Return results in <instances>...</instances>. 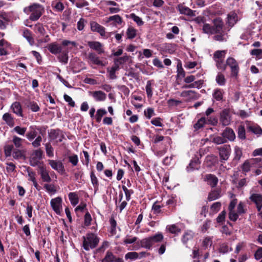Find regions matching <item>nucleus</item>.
<instances>
[{
  "label": "nucleus",
  "mask_w": 262,
  "mask_h": 262,
  "mask_svg": "<svg viewBox=\"0 0 262 262\" xmlns=\"http://www.w3.org/2000/svg\"><path fill=\"white\" fill-rule=\"evenodd\" d=\"M254 256L256 259L259 260L262 258V247H259L255 253Z\"/></svg>",
  "instance_id": "nucleus-64"
},
{
  "label": "nucleus",
  "mask_w": 262,
  "mask_h": 262,
  "mask_svg": "<svg viewBox=\"0 0 262 262\" xmlns=\"http://www.w3.org/2000/svg\"><path fill=\"white\" fill-rule=\"evenodd\" d=\"M229 218L231 221H236L238 217L239 214L236 212L235 209L229 210Z\"/></svg>",
  "instance_id": "nucleus-42"
},
{
  "label": "nucleus",
  "mask_w": 262,
  "mask_h": 262,
  "mask_svg": "<svg viewBox=\"0 0 262 262\" xmlns=\"http://www.w3.org/2000/svg\"><path fill=\"white\" fill-rule=\"evenodd\" d=\"M92 221V217L91 214L89 212H87L84 215V225L86 226L90 225Z\"/></svg>",
  "instance_id": "nucleus-61"
},
{
  "label": "nucleus",
  "mask_w": 262,
  "mask_h": 262,
  "mask_svg": "<svg viewBox=\"0 0 262 262\" xmlns=\"http://www.w3.org/2000/svg\"><path fill=\"white\" fill-rule=\"evenodd\" d=\"M42 8L38 4H33L28 7L25 8L24 11L25 13L31 12L30 16V19L31 20H37L41 15Z\"/></svg>",
  "instance_id": "nucleus-3"
},
{
  "label": "nucleus",
  "mask_w": 262,
  "mask_h": 262,
  "mask_svg": "<svg viewBox=\"0 0 262 262\" xmlns=\"http://www.w3.org/2000/svg\"><path fill=\"white\" fill-rule=\"evenodd\" d=\"M221 196V195L220 194V191L214 190L211 191L209 193L208 196V200L209 201H212L215 200L216 199H217Z\"/></svg>",
  "instance_id": "nucleus-30"
},
{
  "label": "nucleus",
  "mask_w": 262,
  "mask_h": 262,
  "mask_svg": "<svg viewBox=\"0 0 262 262\" xmlns=\"http://www.w3.org/2000/svg\"><path fill=\"white\" fill-rule=\"evenodd\" d=\"M127 38L129 39H133L135 37L137 34V30L132 27H129L126 31Z\"/></svg>",
  "instance_id": "nucleus-36"
},
{
  "label": "nucleus",
  "mask_w": 262,
  "mask_h": 262,
  "mask_svg": "<svg viewBox=\"0 0 262 262\" xmlns=\"http://www.w3.org/2000/svg\"><path fill=\"white\" fill-rule=\"evenodd\" d=\"M110 223L111 225V232L112 234H115L116 233V228L117 226V223L116 221L114 220L113 218H111L110 220Z\"/></svg>",
  "instance_id": "nucleus-56"
},
{
  "label": "nucleus",
  "mask_w": 262,
  "mask_h": 262,
  "mask_svg": "<svg viewBox=\"0 0 262 262\" xmlns=\"http://www.w3.org/2000/svg\"><path fill=\"white\" fill-rule=\"evenodd\" d=\"M250 54L252 55H255L259 59L262 58V50L258 49H253L251 51Z\"/></svg>",
  "instance_id": "nucleus-58"
},
{
  "label": "nucleus",
  "mask_w": 262,
  "mask_h": 262,
  "mask_svg": "<svg viewBox=\"0 0 262 262\" xmlns=\"http://www.w3.org/2000/svg\"><path fill=\"white\" fill-rule=\"evenodd\" d=\"M217 157L215 156H208L206 158V162L208 163L209 162H210L209 165H214L217 162Z\"/></svg>",
  "instance_id": "nucleus-60"
},
{
  "label": "nucleus",
  "mask_w": 262,
  "mask_h": 262,
  "mask_svg": "<svg viewBox=\"0 0 262 262\" xmlns=\"http://www.w3.org/2000/svg\"><path fill=\"white\" fill-rule=\"evenodd\" d=\"M26 171L28 173V180L31 182L36 180L35 176L36 173L34 172L29 167L26 168Z\"/></svg>",
  "instance_id": "nucleus-38"
},
{
  "label": "nucleus",
  "mask_w": 262,
  "mask_h": 262,
  "mask_svg": "<svg viewBox=\"0 0 262 262\" xmlns=\"http://www.w3.org/2000/svg\"><path fill=\"white\" fill-rule=\"evenodd\" d=\"M182 103V101L174 99H169L167 101L168 106L171 108H174Z\"/></svg>",
  "instance_id": "nucleus-37"
},
{
  "label": "nucleus",
  "mask_w": 262,
  "mask_h": 262,
  "mask_svg": "<svg viewBox=\"0 0 262 262\" xmlns=\"http://www.w3.org/2000/svg\"><path fill=\"white\" fill-rule=\"evenodd\" d=\"M11 109L13 112L16 114L21 115L22 110L20 104L18 102H15L11 105Z\"/></svg>",
  "instance_id": "nucleus-28"
},
{
  "label": "nucleus",
  "mask_w": 262,
  "mask_h": 262,
  "mask_svg": "<svg viewBox=\"0 0 262 262\" xmlns=\"http://www.w3.org/2000/svg\"><path fill=\"white\" fill-rule=\"evenodd\" d=\"M212 140V142L216 144H223L226 142V140L223 137L215 136Z\"/></svg>",
  "instance_id": "nucleus-45"
},
{
  "label": "nucleus",
  "mask_w": 262,
  "mask_h": 262,
  "mask_svg": "<svg viewBox=\"0 0 262 262\" xmlns=\"http://www.w3.org/2000/svg\"><path fill=\"white\" fill-rule=\"evenodd\" d=\"M223 137L226 139L233 141L235 138L233 130L229 128H226L222 133Z\"/></svg>",
  "instance_id": "nucleus-22"
},
{
  "label": "nucleus",
  "mask_w": 262,
  "mask_h": 262,
  "mask_svg": "<svg viewBox=\"0 0 262 262\" xmlns=\"http://www.w3.org/2000/svg\"><path fill=\"white\" fill-rule=\"evenodd\" d=\"M223 92L221 89H216L213 94V97L216 101H221L223 99Z\"/></svg>",
  "instance_id": "nucleus-34"
},
{
  "label": "nucleus",
  "mask_w": 262,
  "mask_h": 262,
  "mask_svg": "<svg viewBox=\"0 0 262 262\" xmlns=\"http://www.w3.org/2000/svg\"><path fill=\"white\" fill-rule=\"evenodd\" d=\"M226 69L229 67L231 71V76L234 77H237L239 71V66L238 62L232 57H229L227 58L225 62Z\"/></svg>",
  "instance_id": "nucleus-4"
},
{
  "label": "nucleus",
  "mask_w": 262,
  "mask_h": 262,
  "mask_svg": "<svg viewBox=\"0 0 262 262\" xmlns=\"http://www.w3.org/2000/svg\"><path fill=\"white\" fill-rule=\"evenodd\" d=\"M208 117V116H207ZM217 123V120L215 118L209 119H206L205 117H202L200 119L198 122L194 125V127L196 129H198L203 126L204 124H211L213 125Z\"/></svg>",
  "instance_id": "nucleus-7"
},
{
  "label": "nucleus",
  "mask_w": 262,
  "mask_h": 262,
  "mask_svg": "<svg viewBox=\"0 0 262 262\" xmlns=\"http://www.w3.org/2000/svg\"><path fill=\"white\" fill-rule=\"evenodd\" d=\"M69 200L73 206H75L78 203V198L77 194L74 192H70L69 194Z\"/></svg>",
  "instance_id": "nucleus-35"
},
{
  "label": "nucleus",
  "mask_w": 262,
  "mask_h": 262,
  "mask_svg": "<svg viewBox=\"0 0 262 262\" xmlns=\"http://www.w3.org/2000/svg\"><path fill=\"white\" fill-rule=\"evenodd\" d=\"M35 31L39 33L41 35H44L46 33V30L41 24H38L34 26Z\"/></svg>",
  "instance_id": "nucleus-43"
},
{
  "label": "nucleus",
  "mask_w": 262,
  "mask_h": 262,
  "mask_svg": "<svg viewBox=\"0 0 262 262\" xmlns=\"http://www.w3.org/2000/svg\"><path fill=\"white\" fill-rule=\"evenodd\" d=\"M88 58L93 63L97 65H103L102 61H101L99 57L94 53H89Z\"/></svg>",
  "instance_id": "nucleus-25"
},
{
  "label": "nucleus",
  "mask_w": 262,
  "mask_h": 262,
  "mask_svg": "<svg viewBox=\"0 0 262 262\" xmlns=\"http://www.w3.org/2000/svg\"><path fill=\"white\" fill-rule=\"evenodd\" d=\"M212 26L208 24H204L203 26V31L205 33L213 34V31Z\"/></svg>",
  "instance_id": "nucleus-46"
},
{
  "label": "nucleus",
  "mask_w": 262,
  "mask_h": 262,
  "mask_svg": "<svg viewBox=\"0 0 262 262\" xmlns=\"http://www.w3.org/2000/svg\"><path fill=\"white\" fill-rule=\"evenodd\" d=\"M48 49L53 54H57L61 52V47L58 45L57 42H53L48 45Z\"/></svg>",
  "instance_id": "nucleus-20"
},
{
  "label": "nucleus",
  "mask_w": 262,
  "mask_h": 262,
  "mask_svg": "<svg viewBox=\"0 0 262 262\" xmlns=\"http://www.w3.org/2000/svg\"><path fill=\"white\" fill-rule=\"evenodd\" d=\"M101 262H124V260L116 257L112 251H107Z\"/></svg>",
  "instance_id": "nucleus-9"
},
{
  "label": "nucleus",
  "mask_w": 262,
  "mask_h": 262,
  "mask_svg": "<svg viewBox=\"0 0 262 262\" xmlns=\"http://www.w3.org/2000/svg\"><path fill=\"white\" fill-rule=\"evenodd\" d=\"M3 118L9 125L10 126H13L14 122L11 116H3Z\"/></svg>",
  "instance_id": "nucleus-62"
},
{
  "label": "nucleus",
  "mask_w": 262,
  "mask_h": 262,
  "mask_svg": "<svg viewBox=\"0 0 262 262\" xmlns=\"http://www.w3.org/2000/svg\"><path fill=\"white\" fill-rule=\"evenodd\" d=\"M43 151L40 149L34 150L31 155L29 162L31 166L35 167L43 165V163L40 160L42 158Z\"/></svg>",
  "instance_id": "nucleus-5"
},
{
  "label": "nucleus",
  "mask_w": 262,
  "mask_h": 262,
  "mask_svg": "<svg viewBox=\"0 0 262 262\" xmlns=\"http://www.w3.org/2000/svg\"><path fill=\"white\" fill-rule=\"evenodd\" d=\"M217 34L213 36V38L214 40L219 41H223L226 40V35L225 33H222V32H221L220 33Z\"/></svg>",
  "instance_id": "nucleus-51"
},
{
  "label": "nucleus",
  "mask_w": 262,
  "mask_h": 262,
  "mask_svg": "<svg viewBox=\"0 0 262 262\" xmlns=\"http://www.w3.org/2000/svg\"><path fill=\"white\" fill-rule=\"evenodd\" d=\"M47 155L49 157L53 156V148L50 143H47L45 145Z\"/></svg>",
  "instance_id": "nucleus-54"
},
{
  "label": "nucleus",
  "mask_w": 262,
  "mask_h": 262,
  "mask_svg": "<svg viewBox=\"0 0 262 262\" xmlns=\"http://www.w3.org/2000/svg\"><path fill=\"white\" fill-rule=\"evenodd\" d=\"M91 30L93 32H98L102 36H105V28L98 24L96 21H91L90 23Z\"/></svg>",
  "instance_id": "nucleus-14"
},
{
  "label": "nucleus",
  "mask_w": 262,
  "mask_h": 262,
  "mask_svg": "<svg viewBox=\"0 0 262 262\" xmlns=\"http://www.w3.org/2000/svg\"><path fill=\"white\" fill-rule=\"evenodd\" d=\"M122 189L125 193L126 200L127 201H129L130 199V195L134 192L133 190L132 189H128L125 186H122Z\"/></svg>",
  "instance_id": "nucleus-52"
},
{
  "label": "nucleus",
  "mask_w": 262,
  "mask_h": 262,
  "mask_svg": "<svg viewBox=\"0 0 262 262\" xmlns=\"http://www.w3.org/2000/svg\"><path fill=\"white\" fill-rule=\"evenodd\" d=\"M226 54V50L216 51L213 54V58H225Z\"/></svg>",
  "instance_id": "nucleus-39"
},
{
  "label": "nucleus",
  "mask_w": 262,
  "mask_h": 262,
  "mask_svg": "<svg viewBox=\"0 0 262 262\" xmlns=\"http://www.w3.org/2000/svg\"><path fill=\"white\" fill-rule=\"evenodd\" d=\"M221 204L220 202L214 203L210 207V210L213 213H216L221 208Z\"/></svg>",
  "instance_id": "nucleus-53"
},
{
  "label": "nucleus",
  "mask_w": 262,
  "mask_h": 262,
  "mask_svg": "<svg viewBox=\"0 0 262 262\" xmlns=\"http://www.w3.org/2000/svg\"><path fill=\"white\" fill-rule=\"evenodd\" d=\"M49 136L52 140H56L57 142H61L64 138L63 132L60 129H51L49 132Z\"/></svg>",
  "instance_id": "nucleus-10"
},
{
  "label": "nucleus",
  "mask_w": 262,
  "mask_h": 262,
  "mask_svg": "<svg viewBox=\"0 0 262 262\" xmlns=\"http://www.w3.org/2000/svg\"><path fill=\"white\" fill-rule=\"evenodd\" d=\"M23 37L25 38L29 44L32 46L34 43V40L32 37L31 32L28 29H25L23 31Z\"/></svg>",
  "instance_id": "nucleus-24"
},
{
  "label": "nucleus",
  "mask_w": 262,
  "mask_h": 262,
  "mask_svg": "<svg viewBox=\"0 0 262 262\" xmlns=\"http://www.w3.org/2000/svg\"><path fill=\"white\" fill-rule=\"evenodd\" d=\"M130 18L133 19L139 26H142L143 24L142 19L134 13L130 14Z\"/></svg>",
  "instance_id": "nucleus-50"
},
{
  "label": "nucleus",
  "mask_w": 262,
  "mask_h": 262,
  "mask_svg": "<svg viewBox=\"0 0 262 262\" xmlns=\"http://www.w3.org/2000/svg\"><path fill=\"white\" fill-rule=\"evenodd\" d=\"M237 20V16L235 13L232 12L228 15V23L229 26H233Z\"/></svg>",
  "instance_id": "nucleus-29"
},
{
  "label": "nucleus",
  "mask_w": 262,
  "mask_h": 262,
  "mask_svg": "<svg viewBox=\"0 0 262 262\" xmlns=\"http://www.w3.org/2000/svg\"><path fill=\"white\" fill-rule=\"evenodd\" d=\"M22 139L16 136H14L13 139V142L16 147H20L22 144Z\"/></svg>",
  "instance_id": "nucleus-63"
},
{
  "label": "nucleus",
  "mask_w": 262,
  "mask_h": 262,
  "mask_svg": "<svg viewBox=\"0 0 262 262\" xmlns=\"http://www.w3.org/2000/svg\"><path fill=\"white\" fill-rule=\"evenodd\" d=\"M89 94L96 101H103L106 98V94L101 91L89 92Z\"/></svg>",
  "instance_id": "nucleus-16"
},
{
  "label": "nucleus",
  "mask_w": 262,
  "mask_h": 262,
  "mask_svg": "<svg viewBox=\"0 0 262 262\" xmlns=\"http://www.w3.org/2000/svg\"><path fill=\"white\" fill-rule=\"evenodd\" d=\"M249 199L255 204L258 211H260L262 208V194L250 192Z\"/></svg>",
  "instance_id": "nucleus-6"
},
{
  "label": "nucleus",
  "mask_w": 262,
  "mask_h": 262,
  "mask_svg": "<svg viewBox=\"0 0 262 262\" xmlns=\"http://www.w3.org/2000/svg\"><path fill=\"white\" fill-rule=\"evenodd\" d=\"M43 187L49 193H54L56 192V189L53 184H45Z\"/></svg>",
  "instance_id": "nucleus-57"
},
{
  "label": "nucleus",
  "mask_w": 262,
  "mask_h": 262,
  "mask_svg": "<svg viewBox=\"0 0 262 262\" xmlns=\"http://www.w3.org/2000/svg\"><path fill=\"white\" fill-rule=\"evenodd\" d=\"M231 249L227 244H223L221 245L220 251L221 253L223 254L227 253L229 251H231Z\"/></svg>",
  "instance_id": "nucleus-59"
},
{
  "label": "nucleus",
  "mask_w": 262,
  "mask_h": 262,
  "mask_svg": "<svg viewBox=\"0 0 262 262\" xmlns=\"http://www.w3.org/2000/svg\"><path fill=\"white\" fill-rule=\"evenodd\" d=\"M224 23L221 19L216 18L213 20V25L212 26L214 30L213 34L220 33L222 31Z\"/></svg>",
  "instance_id": "nucleus-17"
},
{
  "label": "nucleus",
  "mask_w": 262,
  "mask_h": 262,
  "mask_svg": "<svg viewBox=\"0 0 262 262\" xmlns=\"http://www.w3.org/2000/svg\"><path fill=\"white\" fill-rule=\"evenodd\" d=\"M138 238L137 237H133L130 235H126L124 239L123 242L125 244H132L136 242L137 241Z\"/></svg>",
  "instance_id": "nucleus-44"
},
{
  "label": "nucleus",
  "mask_w": 262,
  "mask_h": 262,
  "mask_svg": "<svg viewBox=\"0 0 262 262\" xmlns=\"http://www.w3.org/2000/svg\"><path fill=\"white\" fill-rule=\"evenodd\" d=\"M177 9L181 14L190 16H195V11L189 9L188 7L183 6V5H179L177 7Z\"/></svg>",
  "instance_id": "nucleus-18"
},
{
  "label": "nucleus",
  "mask_w": 262,
  "mask_h": 262,
  "mask_svg": "<svg viewBox=\"0 0 262 262\" xmlns=\"http://www.w3.org/2000/svg\"><path fill=\"white\" fill-rule=\"evenodd\" d=\"M145 89L148 98H151L152 96V91L151 89V83L150 81H148L147 82Z\"/></svg>",
  "instance_id": "nucleus-49"
},
{
  "label": "nucleus",
  "mask_w": 262,
  "mask_h": 262,
  "mask_svg": "<svg viewBox=\"0 0 262 262\" xmlns=\"http://www.w3.org/2000/svg\"><path fill=\"white\" fill-rule=\"evenodd\" d=\"M163 235L161 233H158L153 236L148 237L138 241L133 247L134 250H137L141 247L150 249L152 246L156 243L162 241Z\"/></svg>",
  "instance_id": "nucleus-1"
},
{
  "label": "nucleus",
  "mask_w": 262,
  "mask_h": 262,
  "mask_svg": "<svg viewBox=\"0 0 262 262\" xmlns=\"http://www.w3.org/2000/svg\"><path fill=\"white\" fill-rule=\"evenodd\" d=\"M193 237V233L192 232H186L184 233L182 238V242L186 244L187 242L191 239Z\"/></svg>",
  "instance_id": "nucleus-41"
},
{
  "label": "nucleus",
  "mask_w": 262,
  "mask_h": 262,
  "mask_svg": "<svg viewBox=\"0 0 262 262\" xmlns=\"http://www.w3.org/2000/svg\"><path fill=\"white\" fill-rule=\"evenodd\" d=\"M126 259H129L130 260H136L138 259V253L136 252H129L127 253L125 255Z\"/></svg>",
  "instance_id": "nucleus-40"
},
{
  "label": "nucleus",
  "mask_w": 262,
  "mask_h": 262,
  "mask_svg": "<svg viewBox=\"0 0 262 262\" xmlns=\"http://www.w3.org/2000/svg\"><path fill=\"white\" fill-rule=\"evenodd\" d=\"M216 82L220 85H224L226 83V79L224 75L221 73H219L215 78Z\"/></svg>",
  "instance_id": "nucleus-33"
},
{
  "label": "nucleus",
  "mask_w": 262,
  "mask_h": 262,
  "mask_svg": "<svg viewBox=\"0 0 262 262\" xmlns=\"http://www.w3.org/2000/svg\"><path fill=\"white\" fill-rule=\"evenodd\" d=\"M129 58V56L127 55H124L122 57L115 59L114 60L115 65L116 66H118L119 68L120 64H122L125 62H127Z\"/></svg>",
  "instance_id": "nucleus-32"
},
{
  "label": "nucleus",
  "mask_w": 262,
  "mask_h": 262,
  "mask_svg": "<svg viewBox=\"0 0 262 262\" xmlns=\"http://www.w3.org/2000/svg\"><path fill=\"white\" fill-rule=\"evenodd\" d=\"M238 137L241 139H245L246 138L245 136V127L243 125H240L238 128Z\"/></svg>",
  "instance_id": "nucleus-48"
},
{
  "label": "nucleus",
  "mask_w": 262,
  "mask_h": 262,
  "mask_svg": "<svg viewBox=\"0 0 262 262\" xmlns=\"http://www.w3.org/2000/svg\"><path fill=\"white\" fill-rule=\"evenodd\" d=\"M252 165H253V162H251L250 160H246L241 167L243 172L245 173L249 172Z\"/></svg>",
  "instance_id": "nucleus-31"
},
{
  "label": "nucleus",
  "mask_w": 262,
  "mask_h": 262,
  "mask_svg": "<svg viewBox=\"0 0 262 262\" xmlns=\"http://www.w3.org/2000/svg\"><path fill=\"white\" fill-rule=\"evenodd\" d=\"M48 162L52 169L57 171L58 172L62 173L64 171L63 164L61 161L49 160Z\"/></svg>",
  "instance_id": "nucleus-12"
},
{
  "label": "nucleus",
  "mask_w": 262,
  "mask_h": 262,
  "mask_svg": "<svg viewBox=\"0 0 262 262\" xmlns=\"http://www.w3.org/2000/svg\"><path fill=\"white\" fill-rule=\"evenodd\" d=\"M217 68L222 71L226 70L225 58H213Z\"/></svg>",
  "instance_id": "nucleus-23"
},
{
  "label": "nucleus",
  "mask_w": 262,
  "mask_h": 262,
  "mask_svg": "<svg viewBox=\"0 0 262 262\" xmlns=\"http://www.w3.org/2000/svg\"><path fill=\"white\" fill-rule=\"evenodd\" d=\"M204 179L207 182V183L212 187H215L218 183L217 178L212 174H207L205 175Z\"/></svg>",
  "instance_id": "nucleus-19"
},
{
  "label": "nucleus",
  "mask_w": 262,
  "mask_h": 262,
  "mask_svg": "<svg viewBox=\"0 0 262 262\" xmlns=\"http://www.w3.org/2000/svg\"><path fill=\"white\" fill-rule=\"evenodd\" d=\"M91 179L92 183L94 187L95 188L98 189V179L93 172H92L91 173Z\"/></svg>",
  "instance_id": "nucleus-55"
},
{
  "label": "nucleus",
  "mask_w": 262,
  "mask_h": 262,
  "mask_svg": "<svg viewBox=\"0 0 262 262\" xmlns=\"http://www.w3.org/2000/svg\"><path fill=\"white\" fill-rule=\"evenodd\" d=\"M99 242V238L94 233H88L83 236V247L86 251L95 248Z\"/></svg>",
  "instance_id": "nucleus-2"
},
{
  "label": "nucleus",
  "mask_w": 262,
  "mask_h": 262,
  "mask_svg": "<svg viewBox=\"0 0 262 262\" xmlns=\"http://www.w3.org/2000/svg\"><path fill=\"white\" fill-rule=\"evenodd\" d=\"M39 173L40 177L44 182L49 183L51 181V178L49 175V171L47 170L46 167L43 165H40L38 167Z\"/></svg>",
  "instance_id": "nucleus-11"
},
{
  "label": "nucleus",
  "mask_w": 262,
  "mask_h": 262,
  "mask_svg": "<svg viewBox=\"0 0 262 262\" xmlns=\"http://www.w3.org/2000/svg\"><path fill=\"white\" fill-rule=\"evenodd\" d=\"M52 6L53 9L58 12H62L64 9L63 3L59 1H53L52 3Z\"/></svg>",
  "instance_id": "nucleus-26"
},
{
  "label": "nucleus",
  "mask_w": 262,
  "mask_h": 262,
  "mask_svg": "<svg viewBox=\"0 0 262 262\" xmlns=\"http://www.w3.org/2000/svg\"><path fill=\"white\" fill-rule=\"evenodd\" d=\"M208 117V116H207ZM217 123V120L215 118L209 119H206L205 117H202L200 119L198 122L194 125V127L196 129H198L203 126L204 124H211L213 125Z\"/></svg>",
  "instance_id": "nucleus-8"
},
{
  "label": "nucleus",
  "mask_w": 262,
  "mask_h": 262,
  "mask_svg": "<svg viewBox=\"0 0 262 262\" xmlns=\"http://www.w3.org/2000/svg\"><path fill=\"white\" fill-rule=\"evenodd\" d=\"M88 45L91 49L97 51L99 54L104 52L102 44L98 41H89Z\"/></svg>",
  "instance_id": "nucleus-21"
},
{
  "label": "nucleus",
  "mask_w": 262,
  "mask_h": 262,
  "mask_svg": "<svg viewBox=\"0 0 262 262\" xmlns=\"http://www.w3.org/2000/svg\"><path fill=\"white\" fill-rule=\"evenodd\" d=\"M166 229L172 234H178L181 232V229L176 224L168 225Z\"/></svg>",
  "instance_id": "nucleus-27"
},
{
  "label": "nucleus",
  "mask_w": 262,
  "mask_h": 262,
  "mask_svg": "<svg viewBox=\"0 0 262 262\" xmlns=\"http://www.w3.org/2000/svg\"><path fill=\"white\" fill-rule=\"evenodd\" d=\"M61 198L57 197L51 200V205L57 214H60L61 206Z\"/></svg>",
  "instance_id": "nucleus-15"
},
{
  "label": "nucleus",
  "mask_w": 262,
  "mask_h": 262,
  "mask_svg": "<svg viewBox=\"0 0 262 262\" xmlns=\"http://www.w3.org/2000/svg\"><path fill=\"white\" fill-rule=\"evenodd\" d=\"M119 69L118 66H117L113 67L110 70H108L109 77L111 79H114L116 78L115 75L116 71Z\"/></svg>",
  "instance_id": "nucleus-47"
},
{
  "label": "nucleus",
  "mask_w": 262,
  "mask_h": 262,
  "mask_svg": "<svg viewBox=\"0 0 262 262\" xmlns=\"http://www.w3.org/2000/svg\"><path fill=\"white\" fill-rule=\"evenodd\" d=\"M220 158L222 160L226 161L228 159L230 154V147L228 145H224L219 148Z\"/></svg>",
  "instance_id": "nucleus-13"
}]
</instances>
